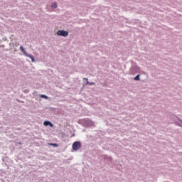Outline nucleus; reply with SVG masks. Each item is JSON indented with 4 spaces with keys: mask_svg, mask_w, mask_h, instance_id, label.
I'll return each instance as SVG.
<instances>
[{
    "mask_svg": "<svg viewBox=\"0 0 182 182\" xmlns=\"http://www.w3.org/2000/svg\"><path fill=\"white\" fill-rule=\"evenodd\" d=\"M20 50H21V52L23 53V55L31 59V62H35V58H33V55H32L31 54H28V53L26 52L25 48H23V46H20Z\"/></svg>",
    "mask_w": 182,
    "mask_h": 182,
    "instance_id": "f257e3e1",
    "label": "nucleus"
},
{
    "mask_svg": "<svg viewBox=\"0 0 182 182\" xmlns=\"http://www.w3.org/2000/svg\"><path fill=\"white\" fill-rule=\"evenodd\" d=\"M57 35L58 36H63L64 38H66V36L69 35V32L64 30H58L57 32Z\"/></svg>",
    "mask_w": 182,
    "mask_h": 182,
    "instance_id": "f03ea898",
    "label": "nucleus"
},
{
    "mask_svg": "<svg viewBox=\"0 0 182 182\" xmlns=\"http://www.w3.org/2000/svg\"><path fill=\"white\" fill-rule=\"evenodd\" d=\"M80 147H82V145L80 144V142H79V141H75L73 144V149H74L75 151L79 150V149H80Z\"/></svg>",
    "mask_w": 182,
    "mask_h": 182,
    "instance_id": "7ed1b4c3",
    "label": "nucleus"
},
{
    "mask_svg": "<svg viewBox=\"0 0 182 182\" xmlns=\"http://www.w3.org/2000/svg\"><path fill=\"white\" fill-rule=\"evenodd\" d=\"M44 126H50V127H52L53 126V124H51L49 121H45L43 122Z\"/></svg>",
    "mask_w": 182,
    "mask_h": 182,
    "instance_id": "20e7f679",
    "label": "nucleus"
},
{
    "mask_svg": "<svg viewBox=\"0 0 182 182\" xmlns=\"http://www.w3.org/2000/svg\"><path fill=\"white\" fill-rule=\"evenodd\" d=\"M51 8L53 9H55L58 8V4L57 3H52L51 4Z\"/></svg>",
    "mask_w": 182,
    "mask_h": 182,
    "instance_id": "39448f33",
    "label": "nucleus"
},
{
    "mask_svg": "<svg viewBox=\"0 0 182 182\" xmlns=\"http://www.w3.org/2000/svg\"><path fill=\"white\" fill-rule=\"evenodd\" d=\"M134 79V80H140V75H137Z\"/></svg>",
    "mask_w": 182,
    "mask_h": 182,
    "instance_id": "423d86ee",
    "label": "nucleus"
},
{
    "mask_svg": "<svg viewBox=\"0 0 182 182\" xmlns=\"http://www.w3.org/2000/svg\"><path fill=\"white\" fill-rule=\"evenodd\" d=\"M87 80V85H90V86H92V85H95V82H89V81H87V79H86Z\"/></svg>",
    "mask_w": 182,
    "mask_h": 182,
    "instance_id": "0eeeda50",
    "label": "nucleus"
},
{
    "mask_svg": "<svg viewBox=\"0 0 182 182\" xmlns=\"http://www.w3.org/2000/svg\"><path fill=\"white\" fill-rule=\"evenodd\" d=\"M40 97H42L43 99H48V96L44 95H41Z\"/></svg>",
    "mask_w": 182,
    "mask_h": 182,
    "instance_id": "6e6552de",
    "label": "nucleus"
},
{
    "mask_svg": "<svg viewBox=\"0 0 182 182\" xmlns=\"http://www.w3.org/2000/svg\"><path fill=\"white\" fill-rule=\"evenodd\" d=\"M50 146H54V147H58V144H49Z\"/></svg>",
    "mask_w": 182,
    "mask_h": 182,
    "instance_id": "1a4fd4ad",
    "label": "nucleus"
},
{
    "mask_svg": "<svg viewBox=\"0 0 182 182\" xmlns=\"http://www.w3.org/2000/svg\"><path fill=\"white\" fill-rule=\"evenodd\" d=\"M181 124H179V126L181 127H182V122H181Z\"/></svg>",
    "mask_w": 182,
    "mask_h": 182,
    "instance_id": "9d476101",
    "label": "nucleus"
},
{
    "mask_svg": "<svg viewBox=\"0 0 182 182\" xmlns=\"http://www.w3.org/2000/svg\"><path fill=\"white\" fill-rule=\"evenodd\" d=\"M18 144H22V143L20 142V143H18Z\"/></svg>",
    "mask_w": 182,
    "mask_h": 182,
    "instance_id": "9b49d317",
    "label": "nucleus"
}]
</instances>
